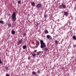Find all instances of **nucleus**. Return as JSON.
Returning a JSON list of instances; mask_svg holds the SVG:
<instances>
[{
    "label": "nucleus",
    "mask_w": 76,
    "mask_h": 76,
    "mask_svg": "<svg viewBox=\"0 0 76 76\" xmlns=\"http://www.w3.org/2000/svg\"><path fill=\"white\" fill-rule=\"evenodd\" d=\"M40 42L41 44L40 47L41 48H44L43 50H44V51L45 52H47L48 51V48H45V47H46V45L45 43L44 42V41L42 40H40Z\"/></svg>",
    "instance_id": "obj_1"
},
{
    "label": "nucleus",
    "mask_w": 76,
    "mask_h": 76,
    "mask_svg": "<svg viewBox=\"0 0 76 76\" xmlns=\"http://www.w3.org/2000/svg\"><path fill=\"white\" fill-rule=\"evenodd\" d=\"M16 12H15L12 13V20L14 21H15L16 20Z\"/></svg>",
    "instance_id": "obj_2"
},
{
    "label": "nucleus",
    "mask_w": 76,
    "mask_h": 76,
    "mask_svg": "<svg viewBox=\"0 0 76 76\" xmlns=\"http://www.w3.org/2000/svg\"><path fill=\"white\" fill-rule=\"evenodd\" d=\"M66 5L63 4L61 5H59V9H66Z\"/></svg>",
    "instance_id": "obj_3"
},
{
    "label": "nucleus",
    "mask_w": 76,
    "mask_h": 76,
    "mask_svg": "<svg viewBox=\"0 0 76 76\" xmlns=\"http://www.w3.org/2000/svg\"><path fill=\"white\" fill-rule=\"evenodd\" d=\"M36 7L37 8H41V7H42V4H37Z\"/></svg>",
    "instance_id": "obj_4"
},
{
    "label": "nucleus",
    "mask_w": 76,
    "mask_h": 76,
    "mask_svg": "<svg viewBox=\"0 0 76 76\" xmlns=\"http://www.w3.org/2000/svg\"><path fill=\"white\" fill-rule=\"evenodd\" d=\"M46 38L48 39H52V37H51V36L49 35H47Z\"/></svg>",
    "instance_id": "obj_5"
},
{
    "label": "nucleus",
    "mask_w": 76,
    "mask_h": 76,
    "mask_svg": "<svg viewBox=\"0 0 76 76\" xmlns=\"http://www.w3.org/2000/svg\"><path fill=\"white\" fill-rule=\"evenodd\" d=\"M22 41H23V39H21L19 41V42H18L17 45H19V44H20L22 42Z\"/></svg>",
    "instance_id": "obj_6"
},
{
    "label": "nucleus",
    "mask_w": 76,
    "mask_h": 76,
    "mask_svg": "<svg viewBox=\"0 0 76 76\" xmlns=\"http://www.w3.org/2000/svg\"><path fill=\"white\" fill-rule=\"evenodd\" d=\"M69 14V12H65L64 13V16H65L66 17H67V15Z\"/></svg>",
    "instance_id": "obj_7"
},
{
    "label": "nucleus",
    "mask_w": 76,
    "mask_h": 76,
    "mask_svg": "<svg viewBox=\"0 0 76 76\" xmlns=\"http://www.w3.org/2000/svg\"><path fill=\"white\" fill-rule=\"evenodd\" d=\"M31 4L32 6H33V7H34L35 6V2H31Z\"/></svg>",
    "instance_id": "obj_8"
},
{
    "label": "nucleus",
    "mask_w": 76,
    "mask_h": 76,
    "mask_svg": "<svg viewBox=\"0 0 76 76\" xmlns=\"http://www.w3.org/2000/svg\"><path fill=\"white\" fill-rule=\"evenodd\" d=\"M11 33L12 35H15V31L14 30H12L11 31Z\"/></svg>",
    "instance_id": "obj_9"
},
{
    "label": "nucleus",
    "mask_w": 76,
    "mask_h": 76,
    "mask_svg": "<svg viewBox=\"0 0 76 76\" xmlns=\"http://www.w3.org/2000/svg\"><path fill=\"white\" fill-rule=\"evenodd\" d=\"M42 53V52L40 51L37 52V55H39V54H41Z\"/></svg>",
    "instance_id": "obj_10"
},
{
    "label": "nucleus",
    "mask_w": 76,
    "mask_h": 76,
    "mask_svg": "<svg viewBox=\"0 0 76 76\" xmlns=\"http://www.w3.org/2000/svg\"><path fill=\"white\" fill-rule=\"evenodd\" d=\"M36 45H37V46H39V41H37L36 42Z\"/></svg>",
    "instance_id": "obj_11"
},
{
    "label": "nucleus",
    "mask_w": 76,
    "mask_h": 76,
    "mask_svg": "<svg viewBox=\"0 0 76 76\" xmlns=\"http://www.w3.org/2000/svg\"><path fill=\"white\" fill-rule=\"evenodd\" d=\"M32 74L33 75H37V73L34 71H33L32 72Z\"/></svg>",
    "instance_id": "obj_12"
},
{
    "label": "nucleus",
    "mask_w": 76,
    "mask_h": 76,
    "mask_svg": "<svg viewBox=\"0 0 76 76\" xmlns=\"http://www.w3.org/2000/svg\"><path fill=\"white\" fill-rule=\"evenodd\" d=\"M72 38L73 39H75V40H76V37L75 36H72Z\"/></svg>",
    "instance_id": "obj_13"
},
{
    "label": "nucleus",
    "mask_w": 76,
    "mask_h": 76,
    "mask_svg": "<svg viewBox=\"0 0 76 76\" xmlns=\"http://www.w3.org/2000/svg\"><path fill=\"white\" fill-rule=\"evenodd\" d=\"M44 17L45 18H47V15L46 14H44Z\"/></svg>",
    "instance_id": "obj_14"
},
{
    "label": "nucleus",
    "mask_w": 76,
    "mask_h": 76,
    "mask_svg": "<svg viewBox=\"0 0 76 76\" xmlns=\"http://www.w3.org/2000/svg\"><path fill=\"white\" fill-rule=\"evenodd\" d=\"M45 34H48V30H45Z\"/></svg>",
    "instance_id": "obj_15"
},
{
    "label": "nucleus",
    "mask_w": 76,
    "mask_h": 76,
    "mask_svg": "<svg viewBox=\"0 0 76 76\" xmlns=\"http://www.w3.org/2000/svg\"><path fill=\"white\" fill-rule=\"evenodd\" d=\"M23 49H26V45H24L23 46Z\"/></svg>",
    "instance_id": "obj_16"
},
{
    "label": "nucleus",
    "mask_w": 76,
    "mask_h": 76,
    "mask_svg": "<svg viewBox=\"0 0 76 76\" xmlns=\"http://www.w3.org/2000/svg\"><path fill=\"white\" fill-rule=\"evenodd\" d=\"M32 55L33 57H35L36 56V54L35 53H32Z\"/></svg>",
    "instance_id": "obj_17"
},
{
    "label": "nucleus",
    "mask_w": 76,
    "mask_h": 76,
    "mask_svg": "<svg viewBox=\"0 0 76 76\" xmlns=\"http://www.w3.org/2000/svg\"><path fill=\"white\" fill-rule=\"evenodd\" d=\"M3 23H4V21L3 20H1L0 21V23H1V24H3Z\"/></svg>",
    "instance_id": "obj_18"
},
{
    "label": "nucleus",
    "mask_w": 76,
    "mask_h": 76,
    "mask_svg": "<svg viewBox=\"0 0 76 76\" xmlns=\"http://www.w3.org/2000/svg\"><path fill=\"white\" fill-rule=\"evenodd\" d=\"M8 26L9 27H11V26H12V24H11L10 23L8 24Z\"/></svg>",
    "instance_id": "obj_19"
},
{
    "label": "nucleus",
    "mask_w": 76,
    "mask_h": 76,
    "mask_svg": "<svg viewBox=\"0 0 76 76\" xmlns=\"http://www.w3.org/2000/svg\"><path fill=\"white\" fill-rule=\"evenodd\" d=\"M55 44H58V41H57V40H56L55 41Z\"/></svg>",
    "instance_id": "obj_20"
},
{
    "label": "nucleus",
    "mask_w": 76,
    "mask_h": 76,
    "mask_svg": "<svg viewBox=\"0 0 76 76\" xmlns=\"http://www.w3.org/2000/svg\"><path fill=\"white\" fill-rule=\"evenodd\" d=\"M18 4H20L21 3V1L19 0L18 1Z\"/></svg>",
    "instance_id": "obj_21"
},
{
    "label": "nucleus",
    "mask_w": 76,
    "mask_h": 76,
    "mask_svg": "<svg viewBox=\"0 0 76 76\" xmlns=\"http://www.w3.org/2000/svg\"><path fill=\"white\" fill-rule=\"evenodd\" d=\"M26 34L24 33L23 34V37H24L25 36H26Z\"/></svg>",
    "instance_id": "obj_22"
},
{
    "label": "nucleus",
    "mask_w": 76,
    "mask_h": 76,
    "mask_svg": "<svg viewBox=\"0 0 76 76\" xmlns=\"http://www.w3.org/2000/svg\"><path fill=\"white\" fill-rule=\"evenodd\" d=\"M8 67H9V66H6L5 69H6V70H7L8 69Z\"/></svg>",
    "instance_id": "obj_23"
},
{
    "label": "nucleus",
    "mask_w": 76,
    "mask_h": 76,
    "mask_svg": "<svg viewBox=\"0 0 76 76\" xmlns=\"http://www.w3.org/2000/svg\"><path fill=\"white\" fill-rule=\"evenodd\" d=\"M37 72L39 74V73H40V72H41V71L40 70H39L37 71Z\"/></svg>",
    "instance_id": "obj_24"
},
{
    "label": "nucleus",
    "mask_w": 76,
    "mask_h": 76,
    "mask_svg": "<svg viewBox=\"0 0 76 76\" xmlns=\"http://www.w3.org/2000/svg\"><path fill=\"white\" fill-rule=\"evenodd\" d=\"M6 76H10V75H9V74H7L6 75Z\"/></svg>",
    "instance_id": "obj_25"
},
{
    "label": "nucleus",
    "mask_w": 76,
    "mask_h": 76,
    "mask_svg": "<svg viewBox=\"0 0 76 76\" xmlns=\"http://www.w3.org/2000/svg\"><path fill=\"white\" fill-rule=\"evenodd\" d=\"M28 60H31V59H30V56H29V57H28Z\"/></svg>",
    "instance_id": "obj_26"
},
{
    "label": "nucleus",
    "mask_w": 76,
    "mask_h": 76,
    "mask_svg": "<svg viewBox=\"0 0 76 76\" xmlns=\"http://www.w3.org/2000/svg\"><path fill=\"white\" fill-rule=\"evenodd\" d=\"M2 62V61H1V59H0V64H1V63Z\"/></svg>",
    "instance_id": "obj_27"
},
{
    "label": "nucleus",
    "mask_w": 76,
    "mask_h": 76,
    "mask_svg": "<svg viewBox=\"0 0 76 76\" xmlns=\"http://www.w3.org/2000/svg\"><path fill=\"white\" fill-rule=\"evenodd\" d=\"M37 50H35L34 51V52H35V53H37Z\"/></svg>",
    "instance_id": "obj_28"
},
{
    "label": "nucleus",
    "mask_w": 76,
    "mask_h": 76,
    "mask_svg": "<svg viewBox=\"0 0 76 76\" xmlns=\"http://www.w3.org/2000/svg\"><path fill=\"white\" fill-rule=\"evenodd\" d=\"M37 26H38V25H39V23H37Z\"/></svg>",
    "instance_id": "obj_29"
},
{
    "label": "nucleus",
    "mask_w": 76,
    "mask_h": 76,
    "mask_svg": "<svg viewBox=\"0 0 76 76\" xmlns=\"http://www.w3.org/2000/svg\"><path fill=\"white\" fill-rule=\"evenodd\" d=\"M73 46H74V47L75 48L76 47V45H74Z\"/></svg>",
    "instance_id": "obj_30"
},
{
    "label": "nucleus",
    "mask_w": 76,
    "mask_h": 76,
    "mask_svg": "<svg viewBox=\"0 0 76 76\" xmlns=\"http://www.w3.org/2000/svg\"><path fill=\"white\" fill-rule=\"evenodd\" d=\"M8 16H10V14H7Z\"/></svg>",
    "instance_id": "obj_31"
},
{
    "label": "nucleus",
    "mask_w": 76,
    "mask_h": 76,
    "mask_svg": "<svg viewBox=\"0 0 76 76\" xmlns=\"http://www.w3.org/2000/svg\"><path fill=\"white\" fill-rule=\"evenodd\" d=\"M69 24H70L71 23V22H69Z\"/></svg>",
    "instance_id": "obj_32"
},
{
    "label": "nucleus",
    "mask_w": 76,
    "mask_h": 76,
    "mask_svg": "<svg viewBox=\"0 0 76 76\" xmlns=\"http://www.w3.org/2000/svg\"><path fill=\"white\" fill-rule=\"evenodd\" d=\"M72 20H73V19L72 18Z\"/></svg>",
    "instance_id": "obj_33"
},
{
    "label": "nucleus",
    "mask_w": 76,
    "mask_h": 76,
    "mask_svg": "<svg viewBox=\"0 0 76 76\" xmlns=\"http://www.w3.org/2000/svg\"><path fill=\"white\" fill-rule=\"evenodd\" d=\"M71 17H72V16H71Z\"/></svg>",
    "instance_id": "obj_34"
},
{
    "label": "nucleus",
    "mask_w": 76,
    "mask_h": 76,
    "mask_svg": "<svg viewBox=\"0 0 76 76\" xmlns=\"http://www.w3.org/2000/svg\"><path fill=\"white\" fill-rule=\"evenodd\" d=\"M45 13H46V12H45Z\"/></svg>",
    "instance_id": "obj_35"
}]
</instances>
